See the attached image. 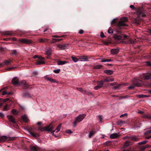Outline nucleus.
I'll use <instances>...</instances> for the list:
<instances>
[{"label": "nucleus", "mask_w": 151, "mask_h": 151, "mask_svg": "<svg viewBox=\"0 0 151 151\" xmlns=\"http://www.w3.org/2000/svg\"><path fill=\"white\" fill-rule=\"evenodd\" d=\"M128 19L127 17H123L120 18L119 20L116 19H113L111 22V24L112 27L116 30L118 32H119L118 30L121 29L127 26L128 25L125 23L127 22Z\"/></svg>", "instance_id": "obj_1"}, {"label": "nucleus", "mask_w": 151, "mask_h": 151, "mask_svg": "<svg viewBox=\"0 0 151 151\" xmlns=\"http://www.w3.org/2000/svg\"><path fill=\"white\" fill-rule=\"evenodd\" d=\"M12 83L14 85H21L23 86L25 88H29L30 86L25 81H23L21 82H19L17 78L15 77L12 80Z\"/></svg>", "instance_id": "obj_2"}, {"label": "nucleus", "mask_w": 151, "mask_h": 151, "mask_svg": "<svg viewBox=\"0 0 151 151\" xmlns=\"http://www.w3.org/2000/svg\"><path fill=\"white\" fill-rule=\"evenodd\" d=\"M85 116L86 115L85 114H80L77 116L76 117L75 120L74 121L73 127H75L76 125V124L77 123L82 121Z\"/></svg>", "instance_id": "obj_3"}, {"label": "nucleus", "mask_w": 151, "mask_h": 151, "mask_svg": "<svg viewBox=\"0 0 151 151\" xmlns=\"http://www.w3.org/2000/svg\"><path fill=\"white\" fill-rule=\"evenodd\" d=\"M133 86H131L128 87L130 89H133L135 87H140L142 86L141 81L140 80L134 81L133 82Z\"/></svg>", "instance_id": "obj_4"}, {"label": "nucleus", "mask_w": 151, "mask_h": 151, "mask_svg": "<svg viewBox=\"0 0 151 151\" xmlns=\"http://www.w3.org/2000/svg\"><path fill=\"white\" fill-rule=\"evenodd\" d=\"M53 127L51 124L46 126L45 127H39L38 128V130L43 131L44 130L46 131L52 132Z\"/></svg>", "instance_id": "obj_5"}, {"label": "nucleus", "mask_w": 151, "mask_h": 151, "mask_svg": "<svg viewBox=\"0 0 151 151\" xmlns=\"http://www.w3.org/2000/svg\"><path fill=\"white\" fill-rule=\"evenodd\" d=\"M124 139H128L129 140L135 141H137L139 140V138L137 137L136 136L134 135L126 136L124 137Z\"/></svg>", "instance_id": "obj_6"}, {"label": "nucleus", "mask_w": 151, "mask_h": 151, "mask_svg": "<svg viewBox=\"0 0 151 151\" xmlns=\"http://www.w3.org/2000/svg\"><path fill=\"white\" fill-rule=\"evenodd\" d=\"M144 12L142 8H139L137 9V14L138 17H145L146 16V14H144Z\"/></svg>", "instance_id": "obj_7"}, {"label": "nucleus", "mask_w": 151, "mask_h": 151, "mask_svg": "<svg viewBox=\"0 0 151 151\" xmlns=\"http://www.w3.org/2000/svg\"><path fill=\"white\" fill-rule=\"evenodd\" d=\"M38 58V59L35 62V64L36 65H42L45 63L44 61V58L42 57H40Z\"/></svg>", "instance_id": "obj_8"}, {"label": "nucleus", "mask_w": 151, "mask_h": 151, "mask_svg": "<svg viewBox=\"0 0 151 151\" xmlns=\"http://www.w3.org/2000/svg\"><path fill=\"white\" fill-rule=\"evenodd\" d=\"M19 41L22 43L26 44H29L32 43V42L31 40L25 38L20 39Z\"/></svg>", "instance_id": "obj_9"}, {"label": "nucleus", "mask_w": 151, "mask_h": 151, "mask_svg": "<svg viewBox=\"0 0 151 151\" xmlns=\"http://www.w3.org/2000/svg\"><path fill=\"white\" fill-rule=\"evenodd\" d=\"M143 78L145 80H147L151 78V73L144 74Z\"/></svg>", "instance_id": "obj_10"}, {"label": "nucleus", "mask_w": 151, "mask_h": 151, "mask_svg": "<svg viewBox=\"0 0 151 151\" xmlns=\"http://www.w3.org/2000/svg\"><path fill=\"white\" fill-rule=\"evenodd\" d=\"M10 96H11L13 93L12 92H10ZM15 101L14 100V99H12L10 96V106H11L12 107H13L15 105Z\"/></svg>", "instance_id": "obj_11"}, {"label": "nucleus", "mask_w": 151, "mask_h": 151, "mask_svg": "<svg viewBox=\"0 0 151 151\" xmlns=\"http://www.w3.org/2000/svg\"><path fill=\"white\" fill-rule=\"evenodd\" d=\"M10 122H12L15 126H17V122L15 121V118L12 116L11 115H10Z\"/></svg>", "instance_id": "obj_12"}, {"label": "nucleus", "mask_w": 151, "mask_h": 151, "mask_svg": "<svg viewBox=\"0 0 151 151\" xmlns=\"http://www.w3.org/2000/svg\"><path fill=\"white\" fill-rule=\"evenodd\" d=\"M119 50L117 48L112 49L111 50V53L112 54L115 55L119 53Z\"/></svg>", "instance_id": "obj_13"}, {"label": "nucleus", "mask_w": 151, "mask_h": 151, "mask_svg": "<svg viewBox=\"0 0 151 151\" xmlns=\"http://www.w3.org/2000/svg\"><path fill=\"white\" fill-rule=\"evenodd\" d=\"M68 44H63L62 45L59 44L58 47L61 49L64 50L65 49L68 47Z\"/></svg>", "instance_id": "obj_14"}, {"label": "nucleus", "mask_w": 151, "mask_h": 151, "mask_svg": "<svg viewBox=\"0 0 151 151\" xmlns=\"http://www.w3.org/2000/svg\"><path fill=\"white\" fill-rule=\"evenodd\" d=\"M104 72L108 75H111L114 73V71L112 70H104Z\"/></svg>", "instance_id": "obj_15"}, {"label": "nucleus", "mask_w": 151, "mask_h": 151, "mask_svg": "<svg viewBox=\"0 0 151 151\" xmlns=\"http://www.w3.org/2000/svg\"><path fill=\"white\" fill-rule=\"evenodd\" d=\"M32 95H31L29 92L26 91L23 93V96L27 98H31Z\"/></svg>", "instance_id": "obj_16"}, {"label": "nucleus", "mask_w": 151, "mask_h": 151, "mask_svg": "<svg viewBox=\"0 0 151 151\" xmlns=\"http://www.w3.org/2000/svg\"><path fill=\"white\" fill-rule=\"evenodd\" d=\"M119 135L117 133L111 134L110 136V138L111 139H114L118 138Z\"/></svg>", "instance_id": "obj_17"}, {"label": "nucleus", "mask_w": 151, "mask_h": 151, "mask_svg": "<svg viewBox=\"0 0 151 151\" xmlns=\"http://www.w3.org/2000/svg\"><path fill=\"white\" fill-rule=\"evenodd\" d=\"M142 117L148 119H151V115L149 114H146L142 116Z\"/></svg>", "instance_id": "obj_18"}, {"label": "nucleus", "mask_w": 151, "mask_h": 151, "mask_svg": "<svg viewBox=\"0 0 151 151\" xmlns=\"http://www.w3.org/2000/svg\"><path fill=\"white\" fill-rule=\"evenodd\" d=\"M57 64L58 65H62L67 63L68 62L65 61L58 60L57 61Z\"/></svg>", "instance_id": "obj_19"}, {"label": "nucleus", "mask_w": 151, "mask_h": 151, "mask_svg": "<svg viewBox=\"0 0 151 151\" xmlns=\"http://www.w3.org/2000/svg\"><path fill=\"white\" fill-rule=\"evenodd\" d=\"M131 144V142L128 140L126 141L124 143L123 147L124 148H126Z\"/></svg>", "instance_id": "obj_20"}, {"label": "nucleus", "mask_w": 151, "mask_h": 151, "mask_svg": "<svg viewBox=\"0 0 151 151\" xmlns=\"http://www.w3.org/2000/svg\"><path fill=\"white\" fill-rule=\"evenodd\" d=\"M29 132L30 134L34 137H37L39 136V134L37 133H35L31 131H29Z\"/></svg>", "instance_id": "obj_21"}, {"label": "nucleus", "mask_w": 151, "mask_h": 151, "mask_svg": "<svg viewBox=\"0 0 151 151\" xmlns=\"http://www.w3.org/2000/svg\"><path fill=\"white\" fill-rule=\"evenodd\" d=\"M7 139V137L5 136L0 137V142H2L5 141Z\"/></svg>", "instance_id": "obj_22"}, {"label": "nucleus", "mask_w": 151, "mask_h": 151, "mask_svg": "<svg viewBox=\"0 0 151 151\" xmlns=\"http://www.w3.org/2000/svg\"><path fill=\"white\" fill-rule=\"evenodd\" d=\"M88 57L86 56H81L80 58V59L83 60V61H88Z\"/></svg>", "instance_id": "obj_23"}, {"label": "nucleus", "mask_w": 151, "mask_h": 151, "mask_svg": "<svg viewBox=\"0 0 151 151\" xmlns=\"http://www.w3.org/2000/svg\"><path fill=\"white\" fill-rule=\"evenodd\" d=\"M61 126V124H60L58 125V126L57 127V128L55 129V131H53L52 130V132H53L55 131H56V132H58L60 130Z\"/></svg>", "instance_id": "obj_24"}, {"label": "nucleus", "mask_w": 151, "mask_h": 151, "mask_svg": "<svg viewBox=\"0 0 151 151\" xmlns=\"http://www.w3.org/2000/svg\"><path fill=\"white\" fill-rule=\"evenodd\" d=\"M22 118L23 120L26 122H27L28 120L26 115H24L22 116Z\"/></svg>", "instance_id": "obj_25"}, {"label": "nucleus", "mask_w": 151, "mask_h": 151, "mask_svg": "<svg viewBox=\"0 0 151 151\" xmlns=\"http://www.w3.org/2000/svg\"><path fill=\"white\" fill-rule=\"evenodd\" d=\"M52 52V50L50 48L48 50H47L46 52V54L48 56L47 57V58H49V56L51 54V52Z\"/></svg>", "instance_id": "obj_26"}, {"label": "nucleus", "mask_w": 151, "mask_h": 151, "mask_svg": "<svg viewBox=\"0 0 151 151\" xmlns=\"http://www.w3.org/2000/svg\"><path fill=\"white\" fill-rule=\"evenodd\" d=\"M19 112V111H17L15 109H12L11 111V113L14 115L18 114Z\"/></svg>", "instance_id": "obj_27"}, {"label": "nucleus", "mask_w": 151, "mask_h": 151, "mask_svg": "<svg viewBox=\"0 0 151 151\" xmlns=\"http://www.w3.org/2000/svg\"><path fill=\"white\" fill-rule=\"evenodd\" d=\"M3 89L0 90V95H4L7 94V92L6 91H2Z\"/></svg>", "instance_id": "obj_28"}, {"label": "nucleus", "mask_w": 151, "mask_h": 151, "mask_svg": "<svg viewBox=\"0 0 151 151\" xmlns=\"http://www.w3.org/2000/svg\"><path fill=\"white\" fill-rule=\"evenodd\" d=\"M48 40L45 38L44 39H40L39 40V41L40 42H47L48 41Z\"/></svg>", "instance_id": "obj_29"}, {"label": "nucleus", "mask_w": 151, "mask_h": 151, "mask_svg": "<svg viewBox=\"0 0 151 151\" xmlns=\"http://www.w3.org/2000/svg\"><path fill=\"white\" fill-rule=\"evenodd\" d=\"M112 60L111 59H101V62H110V61H111Z\"/></svg>", "instance_id": "obj_30"}, {"label": "nucleus", "mask_w": 151, "mask_h": 151, "mask_svg": "<svg viewBox=\"0 0 151 151\" xmlns=\"http://www.w3.org/2000/svg\"><path fill=\"white\" fill-rule=\"evenodd\" d=\"M150 146L149 145H146L145 146H142L141 147H142V149L144 150L146 148L150 147Z\"/></svg>", "instance_id": "obj_31"}, {"label": "nucleus", "mask_w": 151, "mask_h": 151, "mask_svg": "<svg viewBox=\"0 0 151 151\" xmlns=\"http://www.w3.org/2000/svg\"><path fill=\"white\" fill-rule=\"evenodd\" d=\"M84 93L88 95H93V93L90 91H83Z\"/></svg>", "instance_id": "obj_32"}, {"label": "nucleus", "mask_w": 151, "mask_h": 151, "mask_svg": "<svg viewBox=\"0 0 151 151\" xmlns=\"http://www.w3.org/2000/svg\"><path fill=\"white\" fill-rule=\"evenodd\" d=\"M31 150L33 151H38L37 148L34 146H32L31 147Z\"/></svg>", "instance_id": "obj_33"}, {"label": "nucleus", "mask_w": 151, "mask_h": 151, "mask_svg": "<svg viewBox=\"0 0 151 151\" xmlns=\"http://www.w3.org/2000/svg\"><path fill=\"white\" fill-rule=\"evenodd\" d=\"M96 132L91 131L89 132V138H91L93 135Z\"/></svg>", "instance_id": "obj_34"}, {"label": "nucleus", "mask_w": 151, "mask_h": 151, "mask_svg": "<svg viewBox=\"0 0 151 151\" xmlns=\"http://www.w3.org/2000/svg\"><path fill=\"white\" fill-rule=\"evenodd\" d=\"M103 67V65H98L95 66L93 68L95 69H99Z\"/></svg>", "instance_id": "obj_35"}, {"label": "nucleus", "mask_w": 151, "mask_h": 151, "mask_svg": "<svg viewBox=\"0 0 151 151\" xmlns=\"http://www.w3.org/2000/svg\"><path fill=\"white\" fill-rule=\"evenodd\" d=\"M71 58L75 62H76L78 60V59L75 56H72Z\"/></svg>", "instance_id": "obj_36"}, {"label": "nucleus", "mask_w": 151, "mask_h": 151, "mask_svg": "<svg viewBox=\"0 0 151 151\" xmlns=\"http://www.w3.org/2000/svg\"><path fill=\"white\" fill-rule=\"evenodd\" d=\"M1 33L2 35H9V32H1Z\"/></svg>", "instance_id": "obj_37"}, {"label": "nucleus", "mask_w": 151, "mask_h": 151, "mask_svg": "<svg viewBox=\"0 0 151 151\" xmlns=\"http://www.w3.org/2000/svg\"><path fill=\"white\" fill-rule=\"evenodd\" d=\"M9 99V98H7L5 99H0V102H5L8 101Z\"/></svg>", "instance_id": "obj_38"}, {"label": "nucleus", "mask_w": 151, "mask_h": 151, "mask_svg": "<svg viewBox=\"0 0 151 151\" xmlns=\"http://www.w3.org/2000/svg\"><path fill=\"white\" fill-rule=\"evenodd\" d=\"M151 133V129H148L147 131H146L145 132V135H148Z\"/></svg>", "instance_id": "obj_39"}, {"label": "nucleus", "mask_w": 151, "mask_h": 151, "mask_svg": "<svg viewBox=\"0 0 151 151\" xmlns=\"http://www.w3.org/2000/svg\"><path fill=\"white\" fill-rule=\"evenodd\" d=\"M115 38L116 39L121 40L122 39V37L120 35H116L115 37Z\"/></svg>", "instance_id": "obj_40"}, {"label": "nucleus", "mask_w": 151, "mask_h": 151, "mask_svg": "<svg viewBox=\"0 0 151 151\" xmlns=\"http://www.w3.org/2000/svg\"><path fill=\"white\" fill-rule=\"evenodd\" d=\"M108 32L109 34H112L113 33V31L112 29L110 27L108 31Z\"/></svg>", "instance_id": "obj_41"}, {"label": "nucleus", "mask_w": 151, "mask_h": 151, "mask_svg": "<svg viewBox=\"0 0 151 151\" xmlns=\"http://www.w3.org/2000/svg\"><path fill=\"white\" fill-rule=\"evenodd\" d=\"M47 80L48 81H50L52 82H56V81H55V80L53 79V78H47Z\"/></svg>", "instance_id": "obj_42"}, {"label": "nucleus", "mask_w": 151, "mask_h": 151, "mask_svg": "<svg viewBox=\"0 0 151 151\" xmlns=\"http://www.w3.org/2000/svg\"><path fill=\"white\" fill-rule=\"evenodd\" d=\"M147 140H145L144 141L139 142L138 143V144H139V145L145 144L147 143Z\"/></svg>", "instance_id": "obj_43"}, {"label": "nucleus", "mask_w": 151, "mask_h": 151, "mask_svg": "<svg viewBox=\"0 0 151 151\" xmlns=\"http://www.w3.org/2000/svg\"><path fill=\"white\" fill-rule=\"evenodd\" d=\"M76 89L79 91L80 92H82V93H84L83 91H85V90H83V88H78L77 87L76 88Z\"/></svg>", "instance_id": "obj_44"}, {"label": "nucleus", "mask_w": 151, "mask_h": 151, "mask_svg": "<svg viewBox=\"0 0 151 151\" xmlns=\"http://www.w3.org/2000/svg\"><path fill=\"white\" fill-rule=\"evenodd\" d=\"M137 97L139 98H144L146 97L147 96L144 95H137Z\"/></svg>", "instance_id": "obj_45"}, {"label": "nucleus", "mask_w": 151, "mask_h": 151, "mask_svg": "<svg viewBox=\"0 0 151 151\" xmlns=\"http://www.w3.org/2000/svg\"><path fill=\"white\" fill-rule=\"evenodd\" d=\"M12 53V55H16L17 54V50H11Z\"/></svg>", "instance_id": "obj_46"}, {"label": "nucleus", "mask_w": 151, "mask_h": 151, "mask_svg": "<svg viewBox=\"0 0 151 151\" xmlns=\"http://www.w3.org/2000/svg\"><path fill=\"white\" fill-rule=\"evenodd\" d=\"M65 36V35L58 36L56 35H52V37H55V38H61V37H64Z\"/></svg>", "instance_id": "obj_47"}, {"label": "nucleus", "mask_w": 151, "mask_h": 151, "mask_svg": "<svg viewBox=\"0 0 151 151\" xmlns=\"http://www.w3.org/2000/svg\"><path fill=\"white\" fill-rule=\"evenodd\" d=\"M97 84L98 85H99L101 87H102V86L104 84L103 83V82L102 81H98Z\"/></svg>", "instance_id": "obj_48"}, {"label": "nucleus", "mask_w": 151, "mask_h": 151, "mask_svg": "<svg viewBox=\"0 0 151 151\" xmlns=\"http://www.w3.org/2000/svg\"><path fill=\"white\" fill-rule=\"evenodd\" d=\"M134 126L136 127H140V124L139 123L135 122L134 124Z\"/></svg>", "instance_id": "obj_49"}, {"label": "nucleus", "mask_w": 151, "mask_h": 151, "mask_svg": "<svg viewBox=\"0 0 151 151\" xmlns=\"http://www.w3.org/2000/svg\"><path fill=\"white\" fill-rule=\"evenodd\" d=\"M9 64V60H5L4 62V65H8Z\"/></svg>", "instance_id": "obj_50"}, {"label": "nucleus", "mask_w": 151, "mask_h": 151, "mask_svg": "<svg viewBox=\"0 0 151 151\" xmlns=\"http://www.w3.org/2000/svg\"><path fill=\"white\" fill-rule=\"evenodd\" d=\"M53 71L55 73H58L60 71V69H58L57 70H53Z\"/></svg>", "instance_id": "obj_51"}, {"label": "nucleus", "mask_w": 151, "mask_h": 151, "mask_svg": "<svg viewBox=\"0 0 151 151\" xmlns=\"http://www.w3.org/2000/svg\"><path fill=\"white\" fill-rule=\"evenodd\" d=\"M16 67L15 66H10V70H14L16 68Z\"/></svg>", "instance_id": "obj_52"}, {"label": "nucleus", "mask_w": 151, "mask_h": 151, "mask_svg": "<svg viewBox=\"0 0 151 151\" xmlns=\"http://www.w3.org/2000/svg\"><path fill=\"white\" fill-rule=\"evenodd\" d=\"M101 88V86H100L99 85H98L94 87V88L95 89L97 90Z\"/></svg>", "instance_id": "obj_53"}, {"label": "nucleus", "mask_w": 151, "mask_h": 151, "mask_svg": "<svg viewBox=\"0 0 151 151\" xmlns=\"http://www.w3.org/2000/svg\"><path fill=\"white\" fill-rule=\"evenodd\" d=\"M99 119L100 122H102V116L101 115H99Z\"/></svg>", "instance_id": "obj_54"}, {"label": "nucleus", "mask_w": 151, "mask_h": 151, "mask_svg": "<svg viewBox=\"0 0 151 151\" xmlns=\"http://www.w3.org/2000/svg\"><path fill=\"white\" fill-rule=\"evenodd\" d=\"M56 42V39H52V41L51 42V44L55 43Z\"/></svg>", "instance_id": "obj_55"}, {"label": "nucleus", "mask_w": 151, "mask_h": 151, "mask_svg": "<svg viewBox=\"0 0 151 151\" xmlns=\"http://www.w3.org/2000/svg\"><path fill=\"white\" fill-rule=\"evenodd\" d=\"M100 37L101 38H104L105 37V35H104V33L102 32H101V34L100 35Z\"/></svg>", "instance_id": "obj_56"}, {"label": "nucleus", "mask_w": 151, "mask_h": 151, "mask_svg": "<svg viewBox=\"0 0 151 151\" xmlns=\"http://www.w3.org/2000/svg\"><path fill=\"white\" fill-rule=\"evenodd\" d=\"M66 132L68 133L69 134H71L73 133V132H72L70 130H67L66 131Z\"/></svg>", "instance_id": "obj_57"}, {"label": "nucleus", "mask_w": 151, "mask_h": 151, "mask_svg": "<svg viewBox=\"0 0 151 151\" xmlns=\"http://www.w3.org/2000/svg\"><path fill=\"white\" fill-rule=\"evenodd\" d=\"M17 40V39L14 37L12 38L10 37V40H12L13 41H16Z\"/></svg>", "instance_id": "obj_58"}, {"label": "nucleus", "mask_w": 151, "mask_h": 151, "mask_svg": "<svg viewBox=\"0 0 151 151\" xmlns=\"http://www.w3.org/2000/svg\"><path fill=\"white\" fill-rule=\"evenodd\" d=\"M130 8L131 9H132L133 10H134L136 9V8H135L134 6L133 5H131L130 6Z\"/></svg>", "instance_id": "obj_59"}, {"label": "nucleus", "mask_w": 151, "mask_h": 151, "mask_svg": "<svg viewBox=\"0 0 151 151\" xmlns=\"http://www.w3.org/2000/svg\"><path fill=\"white\" fill-rule=\"evenodd\" d=\"M32 74V75L33 76H36L37 75L38 73L37 72L35 71V72H33Z\"/></svg>", "instance_id": "obj_60"}, {"label": "nucleus", "mask_w": 151, "mask_h": 151, "mask_svg": "<svg viewBox=\"0 0 151 151\" xmlns=\"http://www.w3.org/2000/svg\"><path fill=\"white\" fill-rule=\"evenodd\" d=\"M127 113H125L124 114L121 115L120 116V117L122 118V117H123L125 116H127Z\"/></svg>", "instance_id": "obj_61"}, {"label": "nucleus", "mask_w": 151, "mask_h": 151, "mask_svg": "<svg viewBox=\"0 0 151 151\" xmlns=\"http://www.w3.org/2000/svg\"><path fill=\"white\" fill-rule=\"evenodd\" d=\"M103 43H104L105 45H108L109 43V42L106 41H104L103 42Z\"/></svg>", "instance_id": "obj_62"}, {"label": "nucleus", "mask_w": 151, "mask_h": 151, "mask_svg": "<svg viewBox=\"0 0 151 151\" xmlns=\"http://www.w3.org/2000/svg\"><path fill=\"white\" fill-rule=\"evenodd\" d=\"M110 84L111 86H113L114 85H116L117 84V83L114 82L113 83H111Z\"/></svg>", "instance_id": "obj_63"}, {"label": "nucleus", "mask_w": 151, "mask_h": 151, "mask_svg": "<svg viewBox=\"0 0 151 151\" xmlns=\"http://www.w3.org/2000/svg\"><path fill=\"white\" fill-rule=\"evenodd\" d=\"M7 106H8L7 105H6L5 106L4 108V110H7Z\"/></svg>", "instance_id": "obj_64"}]
</instances>
